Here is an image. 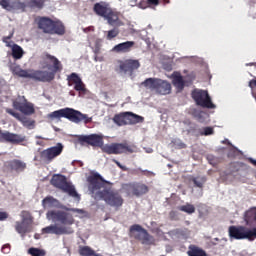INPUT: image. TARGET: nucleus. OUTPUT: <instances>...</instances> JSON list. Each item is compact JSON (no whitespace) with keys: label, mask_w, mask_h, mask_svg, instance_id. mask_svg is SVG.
Returning <instances> with one entry per match:
<instances>
[{"label":"nucleus","mask_w":256,"mask_h":256,"mask_svg":"<svg viewBox=\"0 0 256 256\" xmlns=\"http://www.w3.org/2000/svg\"><path fill=\"white\" fill-rule=\"evenodd\" d=\"M44 60L50 61L52 65H47V69L49 71H43V70H32L30 72V79H33L34 81H40L41 83H51L53 79H55V73H59V71L63 70V65L61 64V61L57 59V57L45 53L43 56Z\"/></svg>","instance_id":"obj_1"},{"label":"nucleus","mask_w":256,"mask_h":256,"mask_svg":"<svg viewBox=\"0 0 256 256\" xmlns=\"http://www.w3.org/2000/svg\"><path fill=\"white\" fill-rule=\"evenodd\" d=\"M61 117L68 119V121H71L72 123H85V125L93 121V118L89 117V115L83 114L81 111L69 107L62 108L48 114V119L52 120L61 119Z\"/></svg>","instance_id":"obj_2"},{"label":"nucleus","mask_w":256,"mask_h":256,"mask_svg":"<svg viewBox=\"0 0 256 256\" xmlns=\"http://www.w3.org/2000/svg\"><path fill=\"white\" fill-rule=\"evenodd\" d=\"M50 183L56 189H60L63 193H67L70 197L81 201V196L75 190V186L71 182L67 181V177L62 174H54L50 180Z\"/></svg>","instance_id":"obj_3"},{"label":"nucleus","mask_w":256,"mask_h":256,"mask_svg":"<svg viewBox=\"0 0 256 256\" xmlns=\"http://www.w3.org/2000/svg\"><path fill=\"white\" fill-rule=\"evenodd\" d=\"M96 199L105 201L110 207L116 208L122 207L124 203L121 194L117 191H112L109 188H104L103 190L96 192Z\"/></svg>","instance_id":"obj_4"},{"label":"nucleus","mask_w":256,"mask_h":256,"mask_svg":"<svg viewBox=\"0 0 256 256\" xmlns=\"http://www.w3.org/2000/svg\"><path fill=\"white\" fill-rule=\"evenodd\" d=\"M230 239H236L241 241L248 239V241H255L256 239V228H247L245 226H230L228 228Z\"/></svg>","instance_id":"obj_5"},{"label":"nucleus","mask_w":256,"mask_h":256,"mask_svg":"<svg viewBox=\"0 0 256 256\" xmlns=\"http://www.w3.org/2000/svg\"><path fill=\"white\" fill-rule=\"evenodd\" d=\"M129 233L130 237L140 241L142 245H153V236H151V234H149V232H147L141 225L134 224L130 226Z\"/></svg>","instance_id":"obj_6"},{"label":"nucleus","mask_w":256,"mask_h":256,"mask_svg":"<svg viewBox=\"0 0 256 256\" xmlns=\"http://www.w3.org/2000/svg\"><path fill=\"white\" fill-rule=\"evenodd\" d=\"M103 153H107V155H121L122 153H133L135 151V146L128 145L127 142L124 143H112L102 145L101 147Z\"/></svg>","instance_id":"obj_7"},{"label":"nucleus","mask_w":256,"mask_h":256,"mask_svg":"<svg viewBox=\"0 0 256 256\" xmlns=\"http://www.w3.org/2000/svg\"><path fill=\"white\" fill-rule=\"evenodd\" d=\"M47 219H50L54 223H61L62 225H73L75 219L73 214L63 210H51L47 212Z\"/></svg>","instance_id":"obj_8"},{"label":"nucleus","mask_w":256,"mask_h":256,"mask_svg":"<svg viewBox=\"0 0 256 256\" xmlns=\"http://www.w3.org/2000/svg\"><path fill=\"white\" fill-rule=\"evenodd\" d=\"M192 99L196 105L204 107L205 109H215V104L211 101L209 93L205 90H194L192 92Z\"/></svg>","instance_id":"obj_9"},{"label":"nucleus","mask_w":256,"mask_h":256,"mask_svg":"<svg viewBox=\"0 0 256 256\" xmlns=\"http://www.w3.org/2000/svg\"><path fill=\"white\" fill-rule=\"evenodd\" d=\"M87 183L89 191H91V193H94L95 191H99V189H105L107 181L103 179V176H101V174L97 172H92L87 177Z\"/></svg>","instance_id":"obj_10"},{"label":"nucleus","mask_w":256,"mask_h":256,"mask_svg":"<svg viewBox=\"0 0 256 256\" xmlns=\"http://www.w3.org/2000/svg\"><path fill=\"white\" fill-rule=\"evenodd\" d=\"M65 149V146L62 143H57L55 146L49 147L45 150H43L40 153L41 159L44 160L45 163H51L55 157H59L61 153H63V150Z\"/></svg>","instance_id":"obj_11"},{"label":"nucleus","mask_w":256,"mask_h":256,"mask_svg":"<svg viewBox=\"0 0 256 256\" xmlns=\"http://www.w3.org/2000/svg\"><path fill=\"white\" fill-rule=\"evenodd\" d=\"M31 223H33V217L27 211L22 212V221H17L15 224V230L20 235L31 232Z\"/></svg>","instance_id":"obj_12"},{"label":"nucleus","mask_w":256,"mask_h":256,"mask_svg":"<svg viewBox=\"0 0 256 256\" xmlns=\"http://www.w3.org/2000/svg\"><path fill=\"white\" fill-rule=\"evenodd\" d=\"M77 141L80 145H91V147H103V136L99 134L79 135Z\"/></svg>","instance_id":"obj_13"},{"label":"nucleus","mask_w":256,"mask_h":256,"mask_svg":"<svg viewBox=\"0 0 256 256\" xmlns=\"http://www.w3.org/2000/svg\"><path fill=\"white\" fill-rule=\"evenodd\" d=\"M12 105L16 111H20L23 115H33V113H35V107H33L31 102H28L24 96L14 100Z\"/></svg>","instance_id":"obj_14"},{"label":"nucleus","mask_w":256,"mask_h":256,"mask_svg":"<svg viewBox=\"0 0 256 256\" xmlns=\"http://www.w3.org/2000/svg\"><path fill=\"white\" fill-rule=\"evenodd\" d=\"M25 141V137L21 134H15L9 131H3L0 128V143H10L11 145H21Z\"/></svg>","instance_id":"obj_15"},{"label":"nucleus","mask_w":256,"mask_h":256,"mask_svg":"<svg viewBox=\"0 0 256 256\" xmlns=\"http://www.w3.org/2000/svg\"><path fill=\"white\" fill-rule=\"evenodd\" d=\"M119 70L120 73H133L134 71H137L139 67H141V62L139 60L135 59H126V60H119Z\"/></svg>","instance_id":"obj_16"},{"label":"nucleus","mask_w":256,"mask_h":256,"mask_svg":"<svg viewBox=\"0 0 256 256\" xmlns=\"http://www.w3.org/2000/svg\"><path fill=\"white\" fill-rule=\"evenodd\" d=\"M42 233L52 235H71L73 229L67 226H57L56 224L47 226L42 229Z\"/></svg>","instance_id":"obj_17"},{"label":"nucleus","mask_w":256,"mask_h":256,"mask_svg":"<svg viewBox=\"0 0 256 256\" xmlns=\"http://www.w3.org/2000/svg\"><path fill=\"white\" fill-rule=\"evenodd\" d=\"M6 113H8V115H11L15 119H17V121H20L23 127H27V129H31L32 127H35V120H31L27 117H21V114L14 112V110L11 108H6Z\"/></svg>","instance_id":"obj_18"},{"label":"nucleus","mask_w":256,"mask_h":256,"mask_svg":"<svg viewBox=\"0 0 256 256\" xmlns=\"http://www.w3.org/2000/svg\"><path fill=\"white\" fill-rule=\"evenodd\" d=\"M38 29H41L43 33L51 35L53 31V20L49 17H40L37 21Z\"/></svg>","instance_id":"obj_19"},{"label":"nucleus","mask_w":256,"mask_h":256,"mask_svg":"<svg viewBox=\"0 0 256 256\" xmlns=\"http://www.w3.org/2000/svg\"><path fill=\"white\" fill-rule=\"evenodd\" d=\"M111 9V6L107 2H98L93 6V12L98 17H103L105 19Z\"/></svg>","instance_id":"obj_20"},{"label":"nucleus","mask_w":256,"mask_h":256,"mask_svg":"<svg viewBox=\"0 0 256 256\" xmlns=\"http://www.w3.org/2000/svg\"><path fill=\"white\" fill-rule=\"evenodd\" d=\"M104 19L107 21L108 25L112 27H121V25H123V22L119 19V12L113 10V8L110 9Z\"/></svg>","instance_id":"obj_21"},{"label":"nucleus","mask_w":256,"mask_h":256,"mask_svg":"<svg viewBox=\"0 0 256 256\" xmlns=\"http://www.w3.org/2000/svg\"><path fill=\"white\" fill-rule=\"evenodd\" d=\"M46 0H29L26 4L24 2H17L16 7L19 9H25L29 7L30 9H43L45 7Z\"/></svg>","instance_id":"obj_22"},{"label":"nucleus","mask_w":256,"mask_h":256,"mask_svg":"<svg viewBox=\"0 0 256 256\" xmlns=\"http://www.w3.org/2000/svg\"><path fill=\"white\" fill-rule=\"evenodd\" d=\"M75 91H85V84L83 83V80H81V77L77 73H72L68 76V85L71 87L73 84Z\"/></svg>","instance_id":"obj_23"},{"label":"nucleus","mask_w":256,"mask_h":256,"mask_svg":"<svg viewBox=\"0 0 256 256\" xmlns=\"http://www.w3.org/2000/svg\"><path fill=\"white\" fill-rule=\"evenodd\" d=\"M135 47V41H126L115 45L112 48V53H130V51Z\"/></svg>","instance_id":"obj_24"},{"label":"nucleus","mask_w":256,"mask_h":256,"mask_svg":"<svg viewBox=\"0 0 256 256\" xmlns=\"http://www.w3.org/2000/svg\"><path fill=\"white\" fill-rule=\"evenodd\" d=\"M8 169L16 173H23L27 169V164L19 159H14L8 162Z\"/></svg>","instance_id":"obj_25"},{"label":"nucleus","mask_w":256,"mask_h":256,"mask_svg":"<svg viewBox=\"0 0 256 256\" xmlns=\"http://www.w3.org/2000/svg\"><path fill=\"white\" fill-rule=\"evenodd\" d=\"M156 93H159V95H169V93H171V84L160 79L156 88Z\"/></svg>","instance_id":"obj_26"},{"label":"nucleus","mask_w":256,"mask_h":256,"mask_svg":"<svg viewBox=\"0 0 256 256\" xmlns=\"http://www.w3.org/2000/svg\"><path fill=\"white\" fill-rule=\"evenodd\" d=\"M161 83V79L159 78H147L142 82L143 87L146 89H150L151 91H157V87Z\"/></svg>","instance_id":"obj_27"},{"label":"nucleus","mask_w":256,"mask_h":256,"mask_svg":"<svg viewBox=\"0 0 256 256\" xmlns=\"http://www.w3.org/2000/svg\"><path fill=\"white\" fill-rule=\"evenodd\" d=\"M65 33V25L61 21L52 22V31L50 35H63Z\"/></svg>","instance_id":"obj_28"},{"label":"nucleus","mask_w":256,"mask_h":256,"mask_svg":"<svg viewBox=\"0 0 256 256\" xmlns=\"http://www.w3.org/2000/svg\"><path fill=\"white\" fill-rule=\"evenodd\" d=\"M113 121L116 123V125H119V127H123V125H129L127 112L116 114L113 118Z\"/></svg>","instance_id":"obj_29"},{"label":"nucleus","mask_w":256,"mask_h":256,"mask_svg":"<svg viewBox=\"0 0 256 256\" xmlns=\"http://www.w3.org/2000/svg\"><path fill=\"white\" fill-rule=\"evenodd\" d=\"M188 256H207V252L197 245H190L187 251Z\"/></svg>","instance_id":"obj_30"},{"label":"nucleus","mask_w":256,"mask_h":256,"mask_svg":"<svg viewBox=\"0 0 256 256\" xmlns=\"http://www.w3.org/2000/svg\"><path fill=\"white\" fill-rule=\"evenodd\" d=\"M128 115V125H137V123H143L145 118L143 116H139L133 112H127Z\"/></svg>","instance_id":"obj_31"},{"label":"nucleus","mask_w":256,"mask_h":256,"mask_svg":"<svg viewBox=\"0 0 256 256\" xmlns=\"http://www.w3.org/2000/svg\"><path fill=\"white\" fill-rule=\"evenodd\" d=\"M172 83L178 91H183V89H185V80H183V76H181V74L174 75Z\"/></svg>","instance_id":"obj_32"},{"label":"nucleus","mask_w":256,"mask_h":256,"mask_svg":"<svg viewBox=\"0 0 256 256\" xmlns=\"http://www.w3.org/2000/svg\"><path fill=\"white\" fill-rule=\"evenodd\" d=\"M58 203L59 201L53 198V196H47L42 200V205L44 209H51L53 207H57Z\"/></svg>","instance_id":"obj_33"},{"label":"nucleus","mask_w":256,"mask_h":256,"mask_svg":"<svg viewBox=\"0 0 256 256\" xmlns=\"http://www.w3.org/2000/svg\"><path fill=\"white\" fill-rule=\"evenodd\" d=\"M135 189H136L135 183H128V184L122 185V190L124 191V193L128 195V197H131V195L135 196Z\"/></svg>","instance_id":"obj_34"},{"label":"nucleus","mask_w":256,"mask_h":256,"mask_svg":"<svg viewBox=\"0 0 256 256\" xmlns=\"http://www.w3.org/2000/svg\"><path fill=\"white\" fill-rule=\"evenodd\" d=\"M149 193V187L145 184H136V189H135V196L136 197H141V195H145Z\"/></svg>","instance_id":"obj_35"},{"label":"nucleus","mask_w":256,"mask_h":256,"mask_svg":"<svg viewBox=\"0 0 256 256\" xmlns=\"http://www.w3.org/2000/svg\"><path fill=\"white\" fill-rule=\"evenodd\" d=\"M23 48L17 44L12 46V57L13 59H21L23 57Z\"/></svg>","instance_id":"obj_36"},{"label":"nucleus","mask_w":256,"mask_h":256,"mask_svg":"<svg viewBox=\"0 0 256 256\" xmlns=\"http://www.w3.org/2000/svg\"><path fill=\"white\" fill-rule=\"evenodd\" d=\"M255 218H256L255 210H247L244 213V221H245L246 225H251V222L255 221Z\"/></svg>","instance_id":"obj_37"},{"label":"nucleus","mask_w":256,"mask_h":256,"mask_svg":"<svg viewBox=\"0 0 256 256\" xmlns=\"http://www.w3.org/2000/svg\"><path fill=\"white\" fill-rule=\"evenodd\" d=\"M13 73L14 75H17V77H24L25 79H30L31 77V72L23 70L19 67L14 68Z\"/></svg>","instance_id":"obj_38"},{"label":"nucleus","mask_w":256,"mask_h":256,"mask_svg":"<svg viewBox=\"0 0 256 256\" xmlns=\"http://www.w3.org/2000/svg\"><path fill=\"white\" fill-rule=\"evenodd\" d=\"M179 211H183V213H188V215H193L195 213V206L190 203H186L185 205L178 207Z\"/></svg>","instance_id":"obj_39"},{"label":"nucleus","mask_w":256,"mask_h":256,"mask_svg":"<svg viewBox=\"0 0 256 256\" xmlns=\"http://www.w3.org/2000/svg\"><path fill=\"white\" fill-rule=\"evenodd\" d=\"M191 181L194 183L195 187H199L200 189L205 185V177H193Z\"/></svg>","instance_id":"obj_40"},{"label":"nucleus","mask_w":256,"mask_h":256,"mask_svg":"<svg viewBox=\"0 0 256 256\" xmlns=\"http://www.w3.org/2000/svg\"><path fill=\"white\" fill-rule=\"evenodd\" d=\"M28 253L32 256H45V251L39 248H30L28 250Z\"/></svg>","instance_id":"obj_41"},{"label":"nucleus","mask_w":256,"mask_h":256,"mask_svg":"<svg viewBox=\"0 0 256 256\" xmlns=\"http://www.w3.org/2000/svg\"><path fill=\"white\" fill-rule=\"evenodd\" d=\"M118 35H119V29L114 28V29L108 31L107 39H108V41H111V39H115V37H117Z\"/></svg>","instance_id":"obj_42"},{"label":"nucleus","mask_w":256,"mask_h":256,"mask_svg":"<svg viewBox=\"0 0 256 256\" xmlns=\"http://www.w3.org/2000/svg\"><path fill=\"white\" fill-rule=\"evenodd\" d=\"M243 167V163L241 162H233L230 164V169L233 173H237Z\"/></svg>","instance_id":"obj_43"},{"label":"nucleus","mask_w":256,"mask_h":256,"mask_svg":"<svg viewBox=\"0 0 256 256\" xmlns=\"http://www.w3.org/2000/svg\"><path fill=\"white\" fill-rule=\"evenodd\" d=\"M213 133H215V130H213V127H205L203 128V131L200 132V135L207 137L209 135H213Z\"/></svg>","instance_id":"obj_44"},{"label":"nucleus","mask_w":256,"mask_h":256,"mask_svg":"<svg viewBox=\"0 0 256 256\" xmlns=\"http://www.w3.org/2000/svg\"><path fill=\"white\" fill-rule=\"evenodd\" d=\"M193 115L197 121L203 122V115H205V112L194 110Z\"/></svg>","instance_id":"obj_45"},{"label":"nucleus","mask_w":256,"mask_h":256,"mask_svg":"<svg viewBox=\"0 0 256 256\" xmlns=\"http://www.w3.org/2000/svg\"><path fill=\"white\" fill-rule=\"evenodd\" d=\"M2 253H4L5 255H7L8 253L11 252V244H4L2 246V249H1Z\"/></svg>","instance_id":"obj_46"},{"label":"nucleus","mask_w":256,"mask_h":256,"mask_svg":"<svg viewBox=\"0 0 256 256\" xmlns=\"http://www.w3.org/2000/svg\"><path fill=\"white\" fill-rule=\"evenodd\" d=\"M0 5L3 9H9L11 7L9 5V0H0Z\"/></svg>","instance_id":"obj_47"},{"label":"nucleus","mask_w":256,"mask_h":256,"mask_svg":"<svg viewBox=\"0 0 256 256\" xmlns=\"http://www.w3.org/2000/svg\"><path fill=\"white\" fill-rule=\"evenodd\" d=\"M148 5L152 6V7H157V5H159V3H161V0H147Z\"/></svg>","instance_id":"obj_48"},{"label":"nucleus","mask_w":256,"mask_h":256,"mask_svg":"<svg viewBox=\"0 0 256 256\" xmlns=\"http://www.w3.org/2000/svg\"><path fill=\"white\" fill-rule=\"evenodd\" d=\"M115 163H116V165H117V167H119V169H121L122 171H128V168H127V166H123L119 161H117V160H113Z\"/></svg>","instance_id":"obj_49"},{"label":"nucleus","mask_w":256,"mask_h":256,"mask_svg":"<svg viewBox=\"0 0 256 256\" xmlns=\"http://www.w3.org/2000/svg\"><path fill=\"white\" fill-rule=\"evenodd\" d=\"M138 171H141L142 175H146L147 177H150V175H153V172L149 170H142L141 168H139Z\"/></svg>","instance_id":"obj_50"},{"label":"nucleus","mask_w":256,"mask_h":256,"mask_svg":"<svg viewBox=\"0 0 256 256\" xmlns=\"http://www.w3.org/2000/svg\"><path fill=\"white\" fill-rule=\"evenodd\" d=\"M239 153V150H229L228 157H235Z\"/></svg>","instance_id":"obj_51"},{"label":"nucleus","mask_w":256,"mask_h":256,"mask_svg":"<svg viewBox=\"0 0 256 256\" xmlns=\"http://www.w3.org/2000/svg\"><path fill=\"white\" fill-rule=\"evenodd\" d=\"M7 217H9V214H7L6 212H0V221H5Z\"/></svg>","instance_id":"obj_52"},{"label":"nucleus","mask_w":256,"mask_h":256,"mask_svg":"<svg viewBox=\"0 0 256 256\" xmlns=\"http://www.w3.org/2000/svg\"><path fill=\"white\" fill-rule=\"evenodd\" d=\"M11 39V36H6L3 38V42L6 43L7 47H11V42L9 40Z\"/></svg>","instance_id":"obj_53"},{"label":"nucleus","mask_w":256,"mask_h":256,"mask_svg":"<svg viewBox=\"0 0 256 256\" xmlns=\"http://www.w3.org/2000/svg\"><path fill=\"white\" fill-rule=\"evenodd\" d=\"M70 211H73V213H83V210L78 209V208H72Z\"/></svg>","instance_id":"obj_54"},{"label":"nucleus","mask_w":256,"mask_h":256,"mask_svg":"<svg viewBox=\"0 0 256 256\" xmlns=\"http://www.w3.org/2000/svg\"><path fill=\"white\" fill-rule=\"evenodd\" d=\"M246 67H256V63L255 62L247 63Z\"/></svg>","instance_id":"obj_55"},{"label":"nucleus","mask_w":256,"mask_h":256,"mask_svg":"<svg viewBox=\"0 0 256 256\" xmlns=\"http://www.w3.org/2000/svg\"><path fill=\"white\" fill-rule=\"evenodd\" d=\"M163 3V5H167L168 3H170V0H160V3Z\"/></svg>","instance_id":"obj_56"},{"label":"nucleus","mask_w":256,"mask_h":256,"mask_svg":"<svg viewBox=\"0 0 256 256\" xmlns=\"http://www.w3.org/2000/svg\"><path fill=\"white\" fill-rule=\"evenodd\" d=\"M5 85V80L3 78H0V87H3Z\"/></svg>","instance_id":"obj_57"},{"label":"nucleus","mask_w":256,"mask_h":256,"mask_svg":"<svg viewBox=\"0 0 256 256\" xmlns=\"http://www.w3.org/2000/svg\"><path fill=\"white\" fill-rule=\"evenodd\" d=\"M223 143H227V145H231V142H229V140H224Z\"/></svg>","instance_id":"obj_58"},{"label":"nucleus","mask_w":256,"mask_h":256,"mask_svg":"<svg viewBox=\"0 0 256 256\" xmlns=\"http://www.w3.org/2000/svg\"><path fill=\"white\" fill-rule=\"evenodd\" d=\"M84 31H85V33H87V29H85Z\"/></svg>","instance_id":"obj_59"}]
</instances>
